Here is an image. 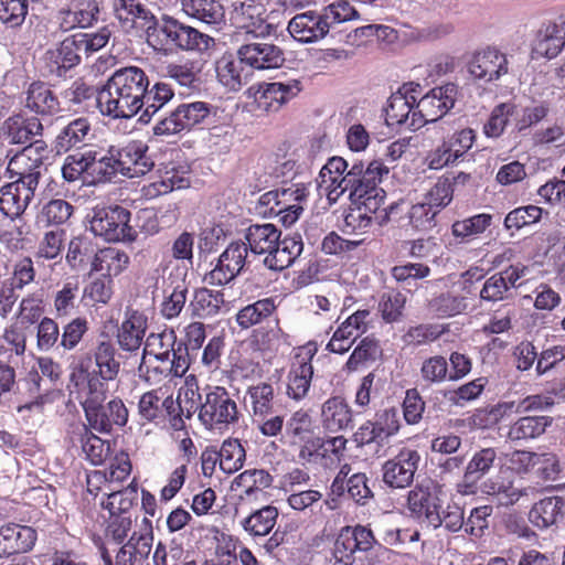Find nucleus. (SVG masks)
Here are the masks:
<instances>
[{
  "label": "nucleus",
  "instance_id": "obj_1",
  "mask_svg": "<svg viewBox=\"0 0 565 565\" xmlns=\"http://www.w3.org/2000/svg\"><path fill=\"white\" fill-rule=\"evenodd\" d=\"M149 79L143 68L135 65L115 70L97 92V108L111 119H129L141 110V96Z\"/></svg>",
  "mask_w": 565,
  "mask_h": 565
},
{
  "label": "nucleus",
  "instance_id": "obj_2",
  "mask_svg": "<svg viewBox=\"0 0 565 565\" xmlns=\"http://www.w3.org/2000/svg\"><path fill=\"white\" fill-rule=\"evenodd\" d=\"M245 246L255 255H264L265 268L281 271L298 259L303 250L302 237L298 234L281 237L274 224H254L244 232Z\"/></svg>",
  "mask_w": 565,
  "mask_h": 565
},
{
  "label": "nucleus",
  "instance_id": "obj_3",
  "mask_svg": "<svg viewBox=\"0 0 565 565\" xmlns=\"http://www.w3.org/2000/svg\"><path fill=\"white\" fill-rule=\"evenodd\" d=\"M348 162L341 157L327 160L319 172V189L326 192L327 200L334 203L342 194L349 192L365 182L366 179L383 180L390 168L380 160H373L364 168L362 162H353L350 170Z\"/></svg>",
  "mask_w": 565,
  "mask_h": 565
},
{
  "label": "nucleus",
  "instance_id": "obj_4",
  "mask_svg": "<svg viewBox=\"0 0 565 565\" xmlns=\"http://www.w3.org/2000/svg\"><path fill=\"white\" fill-rule=\"evenodd\" d=\"M191 399V407L185 408L190 418L192 414L199 412V419L207 429L223 430L228 425L238 420V408L232 394L222 386H206L202 393L194 390H188L185 397Z\"/></svg>",
  "mask_w": 565,
  "mask_h": 565
},
{
  "label": "nucleus",
  "instance_id": "obj_5",
  "mask_svg": "<svg viewBox=\"0 0 565 565\" xmlns=\"http://www.w3.org/2000/svg\"><path fill=\"white\" fill-rule=\"evenodd\" d=\"M79 372L85 374L87 391L107 392V384L118 379L120 361L111 341L97 342L92 355L82 359Z\"/></svg>",
  "mask_w": 565,
  "mask_h": 565
},
{
  "label": "nucleus",
  "instance_id": "obj_6",
  "mask_svg": "<svg viewBox=\"0 0 565 565\" xmlns=\"http://www.w3.org/2000/svg\"><path fill=\"white\" fill-rule=\"evenodd\" d=\"M106 397L107 392L87 391L85 402L82 403L88 427L98 433H109L114 425L124 427L129 418L124 402L114 398L104 406Z\"/></svg>",
  "mask_w": 565,
  "mask_h": 565
},
{
  "label": "nucleus",
  "instance_id": "obj_7",
  "mask_svg": "<svg viewBox=\"0 0 565 565\" xmlns=\"http://www.w3.org/2000/svg\"><path fill=\"white\" fill-rule=\"evenodd\" d=\"M213 107L204 102L179 104L168 116L159 119L152 127L154 136H174L182 131H190L194 127L206 122L212 115Z\"/></svg>",
  "mask_w": 565,
  "mask_h": 565
},
{
  "label": "nucleus",
  "instance_id": "obj_8",
  "mask_svg": "<svg viewBox=\"0 0 565 565\" xmlns=\"http://www.w3.org/2000/svg\"><path fill=\"white\" fill-rule=\"evenodd\" d=\"M456 86L447 84L434 87L429 93L416 99V110L413 113V120L409 122V129L414 130L422 126V122L437 124L444 129L446 124L443 120L455 106Z\"/></svg>",
  "mask_w": 565,
  "mask_h": 565
},
{
  "label": "nucleus",
  "instance_id": "obj_9",
  "mask_svg": "<svg viewBox=\"0 0 565 565\" xmlns=\"http://www.w3.org/2000/svg\"><path fill=\"white\" fill-rule=\"evenodd\" d=\"M128 209L115 205L93 209L90 231L107 242L134 241L136 231L129 226Z\"/></svg>",
  "mask_w": 565,
  "mask_h": 565
},
{
  "label": "nucleus",
  "instance_id": "obj_10",
  "mask_svg": "<svg viewBox=\"0 0 565 565\" xmlns=\"http://www.w3.org/2000/svg\"><path fill=\"white\" fill-rule=\"evenodd\" d=\"M158 32L163 35V45H171L182 51L204 54L215 45L212 36L173 18L164 19L158 26Z\"/></svg>",
  "mask_w": 565,
  "mask_h": 565
},
{
  "label": "nucleus",
  "instance_id": "obj_11",
  "mask_svg": "<svg viewBox=\"0 0 565 565\" xmlns=\"http://www.w3.org/2000/svg\"><path fill=\"white\" fill-rule=\"evenodd\" d=\"M381 180L366 179V182L349 191L350 200L356 204L359 217H366L367 222L372 220L369 213L374 214L379 224L390 221L391 215L399 209V203H391L388 207H383L385 191L379 186Z\"/></svg>",
  "mask_w": 565,
  "mask_h": 565
},
{
  "label": "nucleus",
  "instance_id": "obj_12",
  "mask_svg": "<svg viewBox=\"0 0 565 565\" xmlns=\"http://www.w3.org/2000/svg\"><path fill=\"white\" fill-rule=\"evenodd\" d=\"M236 57L255 71L278 70L286 62L282 49L267 38L253 36V41L238 47Z\"/></svg>",
  "mask_w": 565,
  "mask_h": 565
},
{
  "label": "nucleus",
  "instance_id": "obj_13",
  "mask_svg": "<svg viewBox=\"0 0 565 565\" xmlns=\"http://www.w3.org/2000/svg\"><path fill=\"white\" fill-rule=\"evenodd\" d=\"M232 7V21L245 33L256 39H265L276 32V28L266 21V9L263 3L254 0H236Z\"/></svg>",
  "mask_w": 565,
  "mask_h": 565
},
{
  "label": "nucleus",
  "instance_id": "obj_14",
  "mask_svg": "<svg viewBox=\"0 0 565 565\" xmlns=\"http://www.w3.org/2000/svg\"><path fill=\"white\" fill-rule=\"evenodd\" d=\"M248 247L244 242H233L217 257L215 266L204 276L210 286H226L243 271Z\"/></svg>",
  "mask_w": 565,
  "mask_h": 565
},
{
  "label": "nucleus",
  "instance_id": "obj_15",
  "mask_svg": "<svg viewBox=\"0 0 565 565\" xmlns=\"http://www.w3.org/2000/svg\"><path fill=\"white\" fill-rule=\"evenodd\" d=\"M373 544L374 536L371 529L363 525L345 526L340 531L334 542L333 557L335 563L352 565L354 554L370 551Z\"/></svg>",
  "mask_w": 565,
  "mask_h": 565
},
{
  "label": "nucleus",
  "instance_id": "obj_16",
  "mask_svg": "<svg viewBox=\"0 0 565 565\" xmlns=\"http://www.w3.org/2000/svg\"><path fill=\"white\" fill-rule=\"evenodd\" d=\"M420 454L413 448L399 450L394 458L383 465V481L391 489H405L413 482L420 462Z\"/></svg>",
  "mask_w": 565,
  "mask_h": 565
},
{
  "label": "nucleus",
  "instance_id": "obj_17",
  "mask_svg": "<svg viewBox=\"0 0 565 565\" xmlns=\"http://www.w3.org/2000/svg\"><path fill=\"white\" fill-rule=\"evenodd\" d=\"M113 10L122 28H139L147 31L148 35L159 28L149 0H113Z\"/></svg>",
  "mask_w": 565,
  "mask_h": 565
},
{
  "label": "nucleus",
  "instance_id": "obj_18",
  "mask_svg": "<svg viewBox=\"0 0 565 565\" xmlns=\"http://www.w3.org/2000/svg\"><path fill=\"white\" fill-rule=\"evenodd\" d=\"M108 149L117 158L125 177L139 178L153 168V161L147 154V145L139 140L130 141L124 146H110Z\"/></svg>",
  "mask_w": 565,
  "mask_h": 565
},
{
  "label": "nucleus",
  "instance_id": "obj_19",
  "mask_svg": "<svg viewBox=\"0 0 565 565\" xmlns=\"http://www.w3.org/2000/svg\"><path fill=\"white\" fill-rule=\"evenodd\" d=\"M39 182L17 179L0 188V212L10 218L22 215L34 198Z\"/></svg>",
  "mask_w": 565,
  "mask_h": 565
},
{
  "label": "nucleus",
  "instance_id": "obj_20",
  "mask_svg": "<svg viewBox=\"0 0 565 565\" xmlns=\"http://www.w3.org/2000/svg\"><path fill=\"white\" fill-rule=\"evenodd\" d=\"M333 30L323 19L319 18L317 10L296 14L287 26L292 39L305 44L319 42Z\"/></svg>",
  "mask_w": 565,
  "mask_h": 565
},
{
  "label": "nucleus",
  "instance_id": "obj_21",
  "mask_svg": "<svg viewBox=\"0 0 565 565\" xmlns=\"http://www.w3.org/2000/svg\"><path fill=\"white\" fill-rule=\"evenodd\" d=\"M152 536L150 533L130 535L126 544L121 545L115 555V561L110 556L107 547L102 548V559L104 565H136L146 559L151 553Z\"/></svg>",
  "mask_w": 565,
  "mask_h": 565
},
{
  "label": "nucleus",
  "instance_id": "obj_22",
  "mask_svg": "<svg viewBox=\"0 0 565 565\" xmlns=\"http://www.w3.org/2000/svg\"><path fill=\"white\" fill-rule=\"evenodd\" d=\"M508 56L497 49L483 50L472 56L469 73L472 77L490 83L508 74Z\"/></svg>",
  "mask_w": 565,
  "mask_h": 565
},
{
  "label": "nucleus",
  "instance_id": "obj_23",
  "mask_svg": "<svg viewBox=\"0 0 565 565\" xmlns=\"http://www.w3.org/2000/svg\"><path fill=\"white\" fill-rule=\"evenodd\" d=\"M253 71L244 61L231 53H225L215 63L217 82L231 92H238L246 85L253 76Z\"/></svg>",
  "mask_w": 565,
  "mask_h": 565
},
{
  "label": "nucleus",
  "instance_id": "obj_24",
  "mask_svg": "<svg viewBox=\"0 0 565 565\" xmlns=\"http://www.w3.org/2000/svg\"><path fill=\"white\" fill-rule=\"evenodd\" d=\"M36 531L28 525L9 523L0 527V557L28 553L36 543Z\"/></svg>",
  "mask_w": 565,
  "mask_h": 565
},
{
  "label": "nucleus",
  "instance_id": "obj_25",
  "mask_svg": "<svg viewBox=\"0 0 565 565\" xmlns=\"http://www.w3.org/2000/svg\"><path fill=\"white\" fill-rule=\"evenodd\" d=\"M497 461V450L494 448H481L472 455L465 468L461 481L456 486L461 494L476 492L477 483L491 471Z\"/></svg>",
  "mask_w": 565,
  "mask_h": 565
},
{
  "label": "nucleus",
  "instance_id": "obj_26",
  "mask_svg": "<svg viewBox=\"0 0 565 565\" xmlns=\"http://www.w3.org/2000/svg\"><path fill=\"white\" fill-rule=\"evenodd\" d=\"M82 51L77 49L75 40H63L58 46L44 53V66L47 75L64 77L66 72L81 62Z\"/></svg>",
  "mask_w": 565,
  "mask_h": 565
},
{
  "label": "nucleus",
  "instance_id": "obj_27",
  "mask_svg": "<svg viewBox=\"0 0 565 565\" xmlns=\"http://www.w3.org/2000/svg\"><path fill=\"white\" fill-rule=\"evenodd\" d=\"M407 509L424 523H435L436 514L443 507L434 487L419 486L407 493Z\"/></svg>",
  "mask_w": 565,
  "mask_h": 565
},
{
  "label": "nucleus",
  "instance_id": "obj_28",
  "mask_svg": "<svg viewBox=\"0 0 565 565\" xmlns=\"http://www.w3.org/2000/svg\"><path fill=\"white\" fill-rule=\"evenodd\" d=\"M147 318L143 312L126 311V318L117 332L119 349L126 352H136L140 349L146 337Z\"/></svg>",
  "mask_w": 565,
  "mask_h": 565
},
{
  "label": "nucleus",
  "instance_id": "obj_29",
  "mask_svg": "<svg viewBox=\"0 0 565 565\" xmlns=\"http://www.w3.org/2000/svg\"><path fill=\"white\" fill-rule=\"evenodd\" d=\"M416 110V96L412 90L402 87L392 94L387 100V106L384 108L385 122L390 127L406 125L413 120V113Z\"/></svg>",
  "mask_w": 565,
  "mask_h": 565
},
{
  "label": "nucleus",
  "instance_id": "obj_30",
  "mask_svg": "<svg viewBox=\"0 0 565 565\" xmlns=\"http://www.w3.org/2000/svg\"><path fill=\"white\" fill-rule=\"evenodd\" d=\"M42 131L43 125L36 117L14 116L6 120L1 127V135L10 145H30Z\"/></svg>",
  "mask_w": 565,
  "mask_h": 565
},
{
  "label": "nucleus",
  "instance_id": "obj_31",
  "mask_svg": "<svg viewBox=\"0 0 565 565\" xmlns=\"http://www.w3.org/2000/svg\"><path fill=\"white\" fill-rule=\"evenodd\" d=\"M565 44V21L553 22L542 26L536 33L532 54L535 57L553 58L557 56Z\"/></svg>",
  "mask_w": 565,
  "mask_h": 565
},
{
  "label": "nucleus",
  "instance_id": "obj_32",
  "mask_svg": "<svg viewBox=\"0 0 565 565\" xmlns=\"http://www.w3.org/2000/svg\"><path fill=\"white\" fill-rule=\"evenodd\" d=\"M563 509L564 500L562 497H547L532 505L529 513L530 522L542 530L548 529L563 521Z\"/></svg>",
  "mask_w": 565,
  "mask_h": 565
},
{
  "label": "nucleus",
  "instance_id": "obj_33",
  "mask_svg": "<svg viewBox=\"0 0 565 565\" xmlns=\"http://www.w3.org/2000/svg\"><path fill=\"white\" fill-rule=\"evenodd\" d=\"M174 93L171 86L164 82H157L152 87L145 86V96H141V114L139 121L148 124L159 110L173 99Z\"/></svg>",
  "mask_w": 565,
  "mask_h": 565
},
{
  "label": "nucleus",
  "instance_id": "obj_34",
  "mask_svg": "<svg viewBox=\"0 0 565 565\" xmlns=\"http://www.w3.org/2000/svg\"><path fill=\"white\" fill-rule=\"evenodd\" d=\"M89 131H92V126H89L87 118L79 117L70 121L55 137V151L57 153H65L70 152L72 148L85 145Z\"/></svg>",
  "mask_w": 565,
  "mask_h": 565
},
{
  "label": "nucleus",
  "instance_id": "obj_35",
  "mask_svg": "<svg viewBox=\"0 0 565 565\" xmlns=\"http://www.w3.org/2000/svg\"><path fill=\"white\" fill-rule=\"evenodd\" d=\"M352 424V412L342 397H331L322 406L323 428L337 433L348 429Z\"/></svg>",
  "mask_w": 565,
  "mask_h": 565
},
{
  "label": "nucleus",
  "instance_id": "obj_36",
  "mask_svg": "<svg viewBox=\"0 0 565 565\" xmlns=\"http://www.w3.org/2000/svg\"><path fill=\"white\" fill-rule=\"evenodd\" d=\"M26 108L40 115H54L61 110L58 97L42 82H33L26 93Z\"/></svg>",
  "mask_w": 565,
  "mask_h": 565
},
{
  "label": "nucleus",
  "instance_id": "obj_37",
  "mask_svg": "<svg viewBox=\"0 0 565 565\" xmlns=\"http://www.w3.org/2000/svg\"><path fill=\"white\" fill-rule=\"evenodd\" d=\"M225 307L223 292L207 288L195 290L194 298L189 305L191 315L200 319L216 317Z\"/></svg>",
  "mask_w": 565,
  "mask_h": 565
},
{
  "label": "nucleus",
  "instance_id": "obj_38",
  "mask_svg": "<svg viewBox=\"0 0 565 565\" xmlns=\"http://www.w3.org/2000/svg\"><path fill=\"white\" fill-rule=\"evenodd\" d=\"M166 286H168L166 290L168 296L161 303V315L163 318L172 320L178 318L183 310L189 289L186 288L185 277L177 276L173 279L172 275L166 278Z\"/></svg>",
  "mask_w": 565,
  "mask_h": 565
},
{
  "label": "nucleus",
  "instance_id": "obj_39",
  "mask_svg": "<svg viewBox=\"0 0 565 565\" xmlns=\"http://www.w3.org/2000/svg\"><path fill=\"white\" fill-rule=\"evenodd\" d=\"M300 92V83L292 79L288 83L271 82L266 84L263 94L259 96V105L266 109L277 110L285 103L289 102Z\"/></svg>",
  "mask_w": 565,
  "mask_h": 565
},
{
  "label": "nucleus",
  "instance_id": "obj_40",
  "mask_svg": "<svg viewBox=\"0 0 565 565\" xmlns=\"http://www.w3.org/2000/svg\"><path fill=\"white\" fill-rule=\"evenodd\" d=\"M186 15L206 24L222 23L224 8L221 0H182Z\"/></svg>",
  "mask_w": 565,
  "mask_h": 565
},
{
  "label": "nucleus",
  "instance_id": "obj_41",
  "mask_svg": "<svg viewBox=\"0 0 565 565\" xmlns=\"http://www.w3.org/2000/svg\"><path fill=\"white\" fill-rule=\"evenodd\" d=\"M552 424L547 416H524L510 426L508 439L512 441L530 440L540 437Z\"/></svg>",
  "mask_w": 565,
  "mask_h": 565
},
{
  "label": "nucleus",
  "instance_id": "obj_42",
  "mask_svg": "<svg viewBox=\"0 0 565 565\" xmlns=\"http://www.w3.org/2000/svg\"><path fill=\"white\" fill-rule=\"evenodd\" d=\"M90 175L95 182H107L117 173L121 174V168L114 153L106 151H86Z\"/></svg>",
  "mask_w": 565,
  "mask_h": 565
},
{
  "label": "nucleus",
  "instance_id": "obj_43",
  "mask_svg": "<svg viewBox=\"0 0 565 565\" xmlns=\"http://www.w3.org/2000/svg\"><path fill=\"white\" fill-rule=\"evenodd\" d=\"M129 264V256L115 248H104L90 263V270L102 273L103 277L118 276Z\"/></svg>",
  "mask_w": 565,
  "mask_h": 565
},
{
  "label": "nucleus",
  "instance_id": "obj_44",
  "mask_svg": "<svg viewBox=\"0 0 565 565\" xmlns=\"http://www.w3.org/2000/svg\"><path fill=\"white\" fill-rule=\"evenodd\" d=\"M74 436L79 438L83 454L93 466H99L108 456L109 445L92 433L86 425H81L74 430Z\"/></svg>",
  "mask_w": 565,
  "mask_h": 565
},
{
  "label": "nucleus",
  "instance_id": "obj_45",
  "mask_svg": "<svg viewBox=\"0 0 565 565\" xmlns=\"http://www.w3.org/2000/svg\"><path fill=\"white\" fill-rule=\"evenodd\" d=\"M247 396L254 418H264L275 414V390L271 384L258 383L249 386Z\"/></svg>",
  "mask_w": 565,
  "mask_h": 565
},
{
  "label": "nucleus",
  "instance_id": "obj_46",
  "mask_svg": "<svg viewBox=\"0 0 565 565\" xmlns=\"http://www.w3.org/2000/svg\"><path fill=\"white\" fill-rule=\"evenodd\" d=\"M171 256L177 262L173 267L177 277H186L194 258V233L183 232L179 234L171 244Z\"/></svg>",
  "mask_w": 565,
  "mask_h": 565
},
{
  "label": "nucleus",
  "instance_id": "obj_47",
  "mask_svg": "<svg viewBox=\"0 0 565 565\" xmlns=\"http://www.w3.org/2000/svg\"><path fill=\"white\" fill-rule=\"evenodd\" d=\"M492 225V215L480 213L461 221H455L450 231L459 243H469Z\"/></svg>",
  "mask_w": 565,
  "mask_h": 565
},
{
  "label": "nucleus",
  "instance_id": "obj_48",
  "mask_svg": "<svg viewBox=\"0 0 565 565\" xmlns=\"http://www.w3.org/2000/svg\"><path fill=\"white\" fill-rule=\"evenodd\" d=\"M276 311L275 299L263 298L237 311L236 322L243 329H249L269 318Z\"/></svg>",
  "mask_w": 565,
  "mask_h": 565
},
{
  "label": "nucleus",
  "instance_id": "obj_49",
  "mask_svg": "<svg viewBox=\"0 0 565 565\" xmlns=\"http://www.w3.org/2000/svg\"><path fill=\"white\" fill-rule=\"evenodd\" d=\"M313 376V366L309 362H299L288 373L287 395L294 401H301L309 392L310 382Z\"/></svg>",
  "mask_w": 565,
  "mask_h": 565
},
{
  "label": "nucleus",
  "instance_id": "obj_50",
  "mask_svg": "<svg viewBox=\"0 0 565 565\" xmlns=\"http://www.w3.org/2000/svg\"><path fill=\"white\" fill-rule=\"evenodd\" d=\"M179 343L178 337L172 328H166L161 332H151L146 338L143 355H141V362L139 365V372H148L147 366V353H158V351H175Z\"/></svg>",
  "mask_w": 565,
  "mask_h": 565
},
{
  "label": "nucleus",
  "instance_id": "obj_51",
  "mask_svg": "<svg viewBox=\"0 0 565 565\" xmlns=\"http://www.w3.org/2000/svg\"><path fill=\"white\" fill-rule=\"evenodd\" d=\"M278 511L273 505H265L264 508L255 511L242 521L244 531L249 535L265 536L270 533L276 524Z\"/></svg>",
  "mask_w": 565,
  "mask_h": 565
},
{
  "label": "nucleus",
  "instance_id": "obj_52",
  "mask_svg": "<svg viewBox=\"0 0 565 565\" xmlns=\"http://www.w3.org/2000/svg\"><path fill=\"white\" fill-rule=\"evenodd\" d=\"M98 247L94 245L88 236H77L71 239L68 253H66V263L71 268H82L92 263L98 255Z\"/></svg>",
  "mask_w": 565,
  "mask_h": 565
},
{
  "label": "nucleus",
  "instance_id": "obj_53",
  "mask_svg": "<svg viewBox=\"0 0 565 565\" xmlns=\"http://www.w3.org/2000/svg\"><path fill=\"white\" fill-rule=\"evenodd\" d=\"M391 435L373 426L372 420H367L353 434L358 447H367L372 454L382 457L384 446L388 443Z\"/></svg>",
  "mask_w": 565,
  "mask_h": 565
},
{
  "label": "nucleus",
  "instance_id": "obj_54",
  "mask_svg": "<svg viewBox=\"0 0 565 565\" xmlns=\"http://www.w3.org/2000/svg\"><path fill=\"white\" fill-rule=\"evenodd\" d=\"M380 354L379 341L373 337H364L359 341L356 348L353 349L350 358H348L345 367L348 372H356L361 366L373 363L379 359Z\"/></svg>",
  "mask_w": 565,
  "mask_h": 565
},
{
  "label": "nucleus",
  "instance_id": "obj_55",
  "mask_svg": "<svg viewBox=\"0 0 565 565\" xmlns=\"http://www.w3.org/2000/svg\"><path fill=\"white\" fill-rule=\"evenodd\" d=\"M220 456L221 470L227 475H233L243 468L245 461V449L238 439H227L223 441L221 449L216 450Z\"/></svg>",
  "mask_w": 565,
  "mask_h": 565
},
{
  "label": "nucleus",
  "instance_id": "obj_56",
  "mask_svg": "<svg viewBox=\"0 0 565 565\" xmlns=\"http://www.w3.org/2000/svg\"><path fill=\"white\" fill-rule=\"evenodd\" d=\"M320 19L324 20L330 28L359 19V13L347 0H337L318 11Z\"/></svg>",
  "mask_w": 565,
  "mask_h": 565
},
{
  "label": "nucleus",
  "instance_id": "obj_57",
  "mask_svg": "<svg viewBox=\"0 0 565 565\" xmlns=\"http://www.w3.org/2000/svg\"><path fill=\"white\" fill-rule=\"evenodd\" d=\"M97 92L95 86L88 85L83 79L77 78L61 93V98H63L64 104L68 106V109H77L85 105L86 102L93 98L97 99Z\"/></svg>",
  "mask_w": 565,
  "mask_h": 565
},
{
  "label": "nucleus",
  "instance_id": "obj_58",
  "mask_svg": "<svg viewBox=\"0 0 565 565\" xmlns=\"http://www.w3.org/2000/svg\"><path fill=\"white\" fill-rule=\"evenodd\" d=\"M542 209L536 205L515 207L504 217V227L508 231H520L540 222Z\"/></svg>",
  "mask_w": 565,
  "mask_h": 565
},
{
  "label": "nucleus",
  "instance_id": "obj_59",
  "mask_svg": "<svg viewBox=\"0 0 565 565\" xmlns=\"http://www.w3.org/2000/svg\"><path fill=\"white\" fill-rule=\"evenodd\" d=\"M347 448V439L339 435L328 439L320 438V467L333 468L341 462L343 451Z\"/></svg>",
  "mask_w": 565,
  "mask_h": 565
},
{
  "label": "nucleus",
  "instance_id": "obj_60",
  "mask_svg": "<svg viewBox=\"0 0 565 565\" xmlns=\"http://www.w3.org/2000/svg\"><path fill=\"white\" fill-rule=\"evenodd\" d=\"M426 524L427 526H433L434 530L444 526L445 530L449 532H458L465 526V512L460 504L449 502L447 505L439 509L437 522Z\"/></svg>",
  "mask_w": 565,
  "mask_h": 565
},
{
  "label": "nucleus",
  "instance_id": "obj_61",
  "mask_svg": "<svg viewBox=\"0 0 565 565\" xmlns=\"http://www.w3.org/2000/svg\"><path fill=\"white\" fill-rule=\"evenodd\" d=\"M73 213V206L64 199L50 200L42 207L40 218L47 225L60 226L66 223Z\"/></svg>",
  "mask_w": 565,
  "mask_h": 565
},
{
  "label": "nucleus",
  "instance_id": "obj_62",
  "mask_svg": "<svg viewBox=\"0 0 565 565\" xmlns=\"http://www.w3.org/2000/svg\"><path fill=\"white\" fill-rule=\"evenodd\" d=\"M110 31L107 26H103L95 33H79L68 36V41H76V46L83 54L89 56L100 51L108 44Z\"/></svg>",
  "mask_w": 565,
  "mask_h": 565
},
{
  "label": "nucleus",
  "instance_id": "obj_63",
  "mask_svg": "<svg viewBox=\"0 0 565 565\" xmlns=\"http://www.w3.org/2000/svg\"><path fill=\"white\" fill-rule=\"evenodd\" d=\"M448 361L441 355L424 360L420 369L422 380L428 385H435L449 380Z\"/></svg>",
  "mask_w": 565,
  "mask_h": 565
},
{
  "label": "nucleus",
  "instance_id": "obj_64",
  "mask_svg": "<svg viewBox=\"0 0 565 565\" xmlns=\"http://www.w3.org/2000/svg\"><path fill=\"white\" fill-rule=\"evenodd\" d=\"M29 0H0V22L10 26H21L28 14Z\"/></svg>",
  "mask_w": 565,
  "mask_h": 565
}]
</instances>
